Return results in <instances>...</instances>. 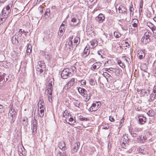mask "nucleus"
Here are the masks:
<instances>
[{"instance_id":"26","label":"nucleus","mask_w":156,"mask_h":156,"mask_svg":"<svg viewBox=\"0 0 156 156\" xmlns=\"http://www.w3.org/2000/svg\"><path fill=\"white\" fill-rule=\"evenodd\" d=\"M80 42V39L79 37H76L74 39L73 44H74L76 47L77 45L79 44Z\"/></svg>"},{"instance_id":"9","label":"nucleus","mask_w":156,"mask_h":156,"mask_svg":"<svg viewBox=\"0 0 156 156\" xmlns=\"http://www.w3.org/2000/svg\"><path fill=\"white\" fill-rule=\"evenodd\" d=\"M104 51H98V59L101 62H103L105 59V58L104 57L103 54Z\"/></svg>"},{"instance_id":"27","label":"nucleus","mask_w":156,"mask_h":156,"mask_svg":"<svg viewBox=\"0 0 156 156\" xmlns=\"http://www.w3.org/2000/svg\"><path fill=\"white\" fill-rule=\"evenodd\" d=\"M122 58L124 60V64L127 65H129V61L130 60L129 58L128 57H122Z\"/></svg>"},{"instance_id":"16","label":"nucleus","mask_w":156,"mask_h":156,"mask_svg":"<svg viewBox=\"0 0 156 156\" xmlns=\"http://www.w3.org/2000/svg\"><path fill=\"white\" fill-rule=\"evenodd\" d=\"M90 50L88 48H85L83 51V52L82 53V56L83 57L85 58L87 57L89 54Z\"/></svg>"},{"instance_id":"49","label":"nucleus","mask_w":156,"mask_h":156,"mask_svg":"<svg viewBox=\"0 0 156 156\" xmlns=\"http://www.w3.org/2000/svg\"><path fill=\"white\" fill-rule=\"evenodd\" d=\"M139 152L144 154L145 153V151L141 148H140L139 149Z\"/></svg>"},{"instance_id":"13","label":"nucleus","mask_w":156,"mask_h":156,"mask_svg":"<svg viewBox=\"0 0 156 156\" xmlns=\"http://www.w3.org/2000/svg\"><path fill=\"white\" fill-rule=\"evenodd\" d=\"M58 146L60 149V151H65L66 149L65 143L64 142H60L59 143Z\"/></svg>"},{"instance_id":"11","label":"nucleus","mask_w":156,"mask_h":156,"mask_svg":"<svg viewBox=\"0 0 156 156\" xmlns=\"http://www.w3.org/2000/svg\"><path fill=\"white\" fill-rule=\"evenodd\" d=\"M139 122L140 124H144L146 122V118L142 115L138 116Z\"/></svg>"},{"instance_id":"35","label":"nucleus","mask_w":156,"mask_h":156,"mask_svg":"<svg viewBox=\"0 0 156 156\" xmlns=\"http://www.w3.org/2000/svg\"><path fill=\"white\" fill-rule=\"evenodd\" d=\"M118 11L119 13H122L126 12V9L123 7H119L118 8Z\"/></svg>"},{"instance_id":"56","label":"nucleus","mask_w":156,"mask_h":156,"mask_svg":"<svg viewBox=\"0 0 156 156\" xmlns=\"http://www.w3.org/2000/svg\"><path fill=\"white\" fill-rule=\"evenodd\" d=\"M109 120L111 122H113L114 121V119L113 117L112 116H110L109 117Z\"/></svg>"},{"instance_id":"58","label":"nucleus","mask_w":156,"mask_h":156,"mask_svg":"<svg viewBox=\"0 0 156 156\" xmlns=\"http://www.w3.org/2000/svg\"><path fill=\"white\" fill-rule=\"evenodd\" d=\"M19 32L20 34L25 33V32L24 30H22V29H20L19 30Z\"/></svg>"},{"instance_id":"55","label":"nucleus","mask_w":156,"mask_h":156,"mask_svg":"<svg viewBox=\"0 0 156 156\" xmlns=\"http://www.w3.org/2000/svg\"><path fill=\"white\" fill-rule=\"evenodd\" d=\"M48 100L49 102L51 103L52 102V100L51 96H48Z\"/></svg>"},{"instance_id":"32","label":"nucleus","mask_w":156,"mask_h":156,"mask_svg":"<svg viewBox=\"0 0 156 156\" xmlns=\"http://www.w3.org/2000/svg\"><path fill=\"white\" fill-rule=\"evenodd\" d=\"M89 83L92 86H94L97 84L96 81L94 79H90L89 80Z\"/></svg>"},{"instance_id":"15","label":"nucleus","mask_w":156,"mask_h":156,"mask_svg":"<svg viewBox=\"0 0 156 156\" xmlns=\"http://www.w3.org/2000/svg\"><path fill=\"white\" fill-rule=\"evenodd\" d=\"M145 56L144 51L142 50H140L138 51V56L139 58L141 59L143 58Z\"/></svg>"},{"instance_id":"38","label":"nucleus","mask_w":156,"mask_h":156,"mask_svg":"<svg viewBox=\"0 0 156 156\" xmlns=\"http://www.w3.org/2000/svg\"><path fill=\"white\" fill-rule=\"evenodd\" d=\"M108 61L106 62L105 63L101 62V61L99 60V62H98V66H100L101 64H103V65L105 66H108L107 64L108 63Z\"/></svg>"},{"instance_id":"40","label":"nucleus","mask_w":156,"mask_h":156,"mask_svg":"<svg viewBox=\"0 0 156 156\" xmlns=\"http://www.w3.org/2000/svg\"><path fill=\"white\" fill-rule=\"evenodd\" d=\"M138 139L141 142H144L145 141V138L143 136H139Z\"/></svg>"},{"instance_id":"12","label":"nucleus","mask_w":156,"mask_h":156,"mask_svg":"<svg viewBox=\"0 0 156 156\" xmlns=\"http://www.w3.org/2000/svg\"><path fill=\"white\" fill-rule=\"evenodd\" d=\"M131 22L132 26L133 27L134 29H137L139 23L138 20L136 19H134L132 20Z\"/></svg>"},{"instance_id":"21","label":"nucleus","mask_w":156,"mask_h":156,"mask_svg":"<svg viewBox=\"0 0 156 156\" xmlns=\"http://www.w3.org/2000/svg\"><path fill=\"white\" fill-rule=\"evenodd\" d=\"M38 108L40 109H44V104L43 100H40L38 102Z\"/></svg>"},{"instance_id":"19","label":"nucleus","mask_w":156,"mask_h":156,"mask_svg":"<svg viewBox=\"0 0 156 156\" xmlns=\"http://www.w3.org/2000/svg\"><path fill=\"white\" fill-rule=\"evenodd\" d=\"M80 145L79 143H76L74 144V147L72 149L73 153L77 151Z\"/></svg>"},{"instance_id":"24","label":"nucleus","mask_w":156,"mask_h":156,"mask_svg":"<svg viewBox=\"0 0 156 156\" xmlns=\"http://www.w3.org/2000/svg\"><path fill=\"white\" fill-rule=\"evenodd\" d=\"M22 123L24 126H27L28 124V120L27 118V117H23V119Z\"/></svg>"},{"instance_id":"3","label":"nucleus","mask_w":156,"mask_h":156,"mask_svg":"<svg viewBox=\"0 0 156 156\" xmlns=\"http://www.w3.org/2000/svg\"><path fill=\"white\" fill-rule=\"evenodd\" d=\"M73 38V36H70L68 40L66 41L65 44L66 47L69 48L70 49H72L73 47L75 46L72 41Z\"/></svg>"},{"instance_id":"57","label":"nucleus","mask_w":156,"mask_h":156,"mask_svg":"<svg viewBox=\"0 0 156 156\" xmlns=\"http://www.w3.org/2000/svg\"><path fill=\"white\" fill-rule=\"evenodd\" d=\"M31 49L30 50H26V53L28 55H29L30 54L31 52Z\"/></svg>"},{"instance_id":"8","label":"nucleus","mask_w":156,"mask_h":156,"mask_svg":"<svg viewBox=\"0 0 156 156\" xmlns=\"http://www.w3.org/2000/svg\"><path fill=\"white\" fill-rule=\"evenodd\" d=\"M83 97L84 100L85 101H87L89 100L90 98V95L89 92L86 91L84 93H83L81 95Z\"/></svg>"},{"instance_id":"39","label":"nucleus","mask_w":156,"mask_h":156,"mask_svg":"<svg viewBox=\"0 0 156 156\" xmlns=\"http://www.w3.org/2000/svg\"><path fill=\"white\" fill-rule=\"evenodd\" d=\"M114 35L116 38H118L121 36V34L119 32L115 31L114 33Z\"/></svg>"},{"instance_id":"47","label":"nucleus","mask_w":156,"mask_h":156,"mask_svg":"<svg viewBox=\"0 0 156 156\" xmlns=\"http://www.w3.org/2000/svg\"><path fill=\"white\" fill-rule=\"evenodd\" d=\"M5 111V108L3 107V106L0 105V113H2Z\"/></svg>"},{"instance_id":"25","label":"nucleus","mask_w":156,"mask_h":156,"mask_svg":"<svg viewBox=\"0 0 156 156\" xmlns=\"http://www.w3.org/2000/svg\"><path fill=\"white\" fill-rule=\"evenodd\" d=\"M98 106L96 107V105L95 103H93L90 107L89 109L90 111H95L97 110Z\"/></svg>"},{"instance_id":"62","label":"nucleus","mask_w":156,"mask_h":156,"mask_svg":"<svg viewBox=\"0 0 156 156\" xmlns=\"http://www.w3.org/2000/svg\"><path fill=\"white\" fill-rule=\"evenodd\" d=\"M122 118L120 122V125H121V124H122V123L124 122V120Z\"/></svg>"},{"instance_id":"54","label":"nucleus","mask_w":156,"mask_h":156,"mask_svg":"<svg viewBox=\"0 0 156 156\" xmlns=\"http://www.w3.org/2000/svg\"><path fill=\"white\" fill-rule=\"evenodd\" d=\"M81 83L82 85H85L86 84V81L84 80H82L81 81Z\"/></svg>"},{"instance_id":"52","label":"nucleus","mask_w":156,"mask_h":156,"mask_svg":"<svg viewBox=\"0 0 156 156\" xmlns=\"http://www.w3.org/2000/svg\"><path fill=\"white\" fill-rule=\"evenodd\" d=\"M32 50V46L31 44H27V50Z\"/></svg>"},{"instance_id":"10","label":"nucleus","mask_w":156,"mask_h":156,"mask_svg":"<svg viewBox=\"0 0 156 156\" xmlns=\"http://www.w3.org/2000/svg\"><path fill=\"white\" fill-rule=\"evenodd\" d=\"M156 98V88H154L153 91L150 96V99L154 101Z\"/></svg>"},{"instance_id":"37","label":"nucleus","mask_w":156,"mask_h":156,"mask_svg":"<svg viewBox=\"0 0 156 156\" xmlns=\"http://www.w3.org/2000/svg\"><path fill=\"white\" fill-rule=\"evenodd\" d=\"M49 10H47L45 12L44 15V17H45L46 19L48 18L50 15Z\"/></svg>"},{"instance_id":"59","label":"nucleus","mask_w":156,"mask_h":156,"mask_svg":"<svg viewBox=\"0 0 156 156\" xmlns=\"http://www.w3.org/2000/svg\"><path fill=\"white\" fill-rule=\"evenodd\" d=\"M80 104L79 103H78V102H75L74 103V105L76 107H78L79 105H80Z\"/></svg>"},{"instance_id":"23","label":"nucleus","mask_w":156,"mask_h":156,"mask_svg":"<svg viewBox=\"0 0 156 156\" xmlns=\"http://www.w3.org/2000/svg\"><path fill=\"white\" fill-rule=\"evenodd\" d=\"M105 19V17L103 14L100 13L98 15V22H102Z\"/></svg>"},{"instance_id":"53","label":"nucleus","mask_w":156,"mask_h":156,"mask_svg":"<svg viewBox=\"0 0 156 156\" xmlns=\"http://www.w3.org/2000/svg\"><path fill=\"white\" fill-rule=\"evenodd\" d=\"M131 134L133 136V137H136V133H134L133 132H130Z\"/></svg>"},{"instance_id":"43","label":"nucleus","mask_w":156,"mask_h":156,"mask_svg":"<svg viewBox=\"0 0 156 156\" xmlns=\"http://www.w3.org/2000/svg\"><path fill=\"white\" fill-rule=\"evenodd\" d=\"M67 112H66V111L64 112L63 113V117L65 118L66 119H69V114L68 113V115H67Z\"/></svg>"},{"instance_id":"20","label":"nucleus","mask_w":156,"mask_h":156,"mask_svg":"<svg viewBox=\"0 0 156 156\" xmlns=\"http://www.w3.org/2000/svg\"><path fill=\"white\" fill-rule=\"evenodd\" d=\"M11 41L12 43L13 44H17L19 43L18 40V37H17L15 35L13 36L12 38Z\"/></svg>"},{"instance_id":"64","label":"nucleus","mask_w":156,"mask_h":156,"mask_svg":"<svg viewBox=\"0 0 156 156\" xmlns=\"http://www.w3.org/2000/svg\"><path fill=\"white\" fill-rule=\"evenodd\" d=\"M153 33H154V35L155 36H156V30H155L153 31Z\"/></svg>"},{"instance_id":"48","label":"nucleus","mask_w":156,"mask_h":156,"mask_svg":"<svg viewBox=\"0 0 156 156\" xmlns=\"http://www.w3.org/2000/svg\"><path fill=\"white\" fill-rule=\"evenodd\" d=\"M53 90V89H47L46 90V91H47V93L48 94L51 96L52 94V91Z\"/></svg>"},{"instance_id":"41","label":"nucleus","mask_w":156,"mask_h":156,"mask_svg":"<svg viewBox=\"0 0 156 156\" xmlns=\"http://www.w3.org/2000/svg\"><path fill=\"white\" fill-rule=\"evenodd\" d=\"M79 119L81 121H87L89 120V119L85 117H84L82 116H80L79 117Z\"/></svg>"},{"instance_id":"17","label":"nucleus","mask_w":156,"mask_h":156,"mask_svg":"<svg viewBox=\"0 0 156 156\" xmlns=\"http://www.w3.org/2000/svg\"><path fill=\"white\" fill-rule=\"evenodd\" d=\"M72 23H71V25L73 26H76L77 25L79 22V20L76 18H73L71 20Z\"/></svg>"},{"instance_id":"18","label":"nucleus","mask_w":156,"mask_h":156,"mask_svg":"<svg viewBox=\"0 0 156 156\" xmlns=\"http://www.w3.org/2000/svg\"><path fill=\"white\" fill-rule=\"evenodd\" d=\"M38 64L37 66V67L39 68L41 67L43 69H45L46 65L43 62L40 61L38 62Z\"/></svg>"},{"instance_id":"2","label":"nucleus","mask_w":156,"mask_h":156,"mask_svg":"<svg viewBox=\"0 0 156 156\" xmlns=\"http://www.w3.org/2000/svg\"><path fill=\"white\" fill-rule=\"evenodd\" d=\"M73 73L71 72L70 69L66 68L64 69L62 72L61 77L63 79H66L69 77L71 76Z\"/></svg>"},{"instance_id":"5","label":"nucleus","mask_w":156,"mask_h":156,"mask_svg":"<svg viewBox=\"0 0 156 156\" xmlns=\"http://www.w3.org/2000/svg\"><path fill=\"white\" fill-rule=\"evenodd\" d=\"M11 10L9 5H7L3 9L2 12L3 14H4L5 17L6 18L7 16L9 14Z\"/></svg>"},{"instance_id":"30","label":"nucleus","mask_w":156,"mask_h":156,"mask_svg":"<svg viewBox=\"0 0 156 156\" xmlns=\"http://www.w3.org/2000/svg\"><path fill=\"white\" fill-rule=\"evenodd\" d=\"M68 122H67L69 124L71 125H74V123H75V121L74 120L73 118L70 117L69 118Z\"/></svg>"},{"instance_id":"45","label":"nucleus","mask_w":156,"mask_h":156,"mask_svg":"<svg viewBox=\"0 0 156 156\" xmlns=\"http://www.w3.org/2000/svg\"><path fill=\"white\" fill-rule=\"evenodd\" d=\"M108 71L109 72V71H112L113 72H116L117 71V69H114L112 68H109L108 69Z\"/></svg>"},{"instance_id":"44","label":"nucleus","mask_w":156,"mask_h":156,"mask_svg":"<svg viewBox=\"0 0 156 156\" xmlns=\"http://www.w3.org/2000/svg\"><path fill=\"white\" fill-rule=\"evenodd\" d=\"M97 62H95L94 63L93 65H92V67L91 68V69L93 70H94V69H96L97 67Z\"/></svg>"},{"instance_id":"29","label":"nucleus","mask_w":156,"mask_h":156,"mask_svg":"<svg viewBox=\"0 0 156 156\" xmlns=\"http://www.w3.org/2000/svg\"><path fill=\"white\" fill-rule=\"evenodd\" d=\"M54 84V82L52 81L48 82L47 86V88L49 89H53V85Z\"/></svg>"},{"instance_id":"4","label":"nucleus","mask_w":156,"mask_h":156,"mask_svg":"<svg viewBox=\"0 0 156 156\" xmlns=\"http://www.w3.org/2000/svg\"><path fill=\"white\" fill-rule=\"evenodd\" d=\"M32 130L33 134L34 135L37 132V122L35 118L32 120Z\"/></svg>"},{"instance_id":"46","label":"nucleus","mask_w":156,"mask_h":156,"mask_svg":"<svg viewBox=\"0 0 156 156\" xmlns=\"http://www.w3.org/2000/svg\"><path fill=\"white\" fill-rule=\"evenodd\" d=\"M147 39L143 37L141 39V41H142L144 43L147 44L149 42H147Z\"/></svg>"},{"instance_id":"28","label":"nucleus","mask_w":156,"mask_h":156,"mask_svg":"<svg viewBox=\"0 0 156 156\" xmlns=\"http://www.w3.org/2000/svg\"><path fill=\"white\" fill-rule=\"evenodd\" d=\"M149 34H151V33H149V32H146L144 34V36L143 37H145L146 39H147V42H150L151 41V39L150 38V36Z\"/></svg>"},{"instance_id":"36","label":"nucleus","mask_w":156,"mask_h":156,"mask_svg":"<svg viewBox=\"0 0 156 156\" xmlns=\"http://www.w3.org/2000/svg\"><path fill=\"white\" fill-rule=\"evenodd\" d=\"M147 114L150 116H152L154 115V112L152 110L149 111L147 112Z\"/></svg>"},{"instance_id":"50","label":"nucleus","mask_w":156,"mask_h":156,"mask_svg":"<svg viewBox=\"0 0 156 156\" xmlns=\"http://www.w3.org/2000/svg\"><path fill=\"white\" fill-rule=\"evenodd\" d=\"M37 70V72H40V73H41L43 72L44 71L42 69H40V68L36 67Z\"/></svg>"},{"instance_id":"14","label":"nucleus","mask_w":156,"mask_h":156,"mask_svg":"<svg viewBox=\"0 0 156 156\" xmlns=\"http://www.w3.org/2000/svg\"><path fill=\"white\" fill-rule=\"evenodd\" d=\"M75 81V79L74 78H72L66 85L65 87H67V89L69 88L74 84Z\"/></svg>"},{"instance_id":"33","label":"nucleus","mask_w":156,"mask_h":156,"mask_svg":"<svg viewBox=\"0 0 156 156\" xmlns=\"http://www.w3.org/2000/svg\"><path fill=\"white\" fill-rule=\"evenodd\" d=\"M39 112H38V115L40 117H42L44 114V109H40Z\"/></svg>"},{"instance_id":"60","label":"nucleus","mask_w":156,"mask_h":156,"mask_svg":"<svg viewBox=\"0 0 156 156\" xmlns=\"http://www.w3.org/2000/svg\"><path fill=\"white\" fill-rule=\"evenodd\" d=\"M141 92L142 94L143 93H144V94H146L147 93V91H146V90L145 89H142L141 90Z\"/></svg>"},{"instance_id":"42","label":"nucleus","mask_w":156,"mask_h":156,"mask_svg":"<svg viewBox=\"0 0 156 156\" xmlns=\"http://www.w3.org/2000/svg\"><path fill=\"white\" fill-rule=\"evenodd\" d=\"M129 10L130 11V14H133V11L134 10V9L133 7V5L132 4H131L130 6H129Z\"/></svg>"},{"instance_id":"51","label":"nucleus","mask_w":156,"mask_h":156,"mask_svg":"<svg viewBox=\"0 0 156 156\" xmlns=\"http://www.w3.org/2000/svg\"><path fill=\"white\" fill-rule=\"evenodd\" d=\"M118 63L119 65L122 67V68H125V64H124L122 62H121V63H119V61L118 62Z\"/></svg>"},{"instance_id":"22","label":"nucleus","mask_w":156,"mask_h":156,"mask_svg":"<svg viewBox=\"0 0 156 156\" xmlns=\"http://www.w3.org/2000/svg\"><path fill=\"white\" fill-rule=\"evenodd\" d=\"M57 156H66L65 151H58L57 154Z\"/></svg>"},{"instance_id":"1","label":"nucleus","mask_w":156,"mask_h":156,"mask_svg":"<svg viewBox=\"0 0 156 156\" xmlns=\"http://www.w3.org/2000/svg\"><path fill=\"white\" fill-rule=\"evenodd\" d=\"M16 115V112L13 108L12 105L9 108L8 114L9 119L11 123L14 122L13 117H15Z\"/></svg>"},{"instance_id":"6","label":"nucleus","mask_w":156,"mask_h":156,"mask_svg":"<svg viewBox=\"0 0 156 156\" xmlns=\"http://www.w3.org/2000/svg\"><path fill=\"white\" fill-rule=\"evenodd\" d=\"M65 23V21H63L59 27V30L60 31V33H58L59 36H62L65 32V26L64 23Z\"/></svg>"},{"instance_id":"7","label":"nucleus","mask_w":156,"mask_h":156,"mask_svg":"<svg viewBox=\"0 0 156 156\" xmlns=\"http://www.w3.org/2000/svg\"><path fill=\"white\" fill-rule=\"evenodd\" d=\"M128 138L126 135H124L121 139V142L124 146H126L128 144Z\"/></svg>"},{"instance_id":"34","label":"nucleus","mask_w":156,"mask_h":156,"mask_svg":"<svg viewBox=\"0 0 156 156\" xmlns=\"http://www.w3.org/2000/svg\"><path fill=\"white\" fill-rule=\"evenodd\" d=\"M78 90V92L81 95L83 93H84L85 92H86V91H87L85 89L81 87H79Z\"/></svg>"},{"instance_id":"61","label":"nucleus","mask_w":156,"mask_h":156,"mask_svg":"<svg viewBox=\"0 0 156 156\" xmlns=\"http://www.w3.org/2000/svg\"><path fill=\"white\" fill-rule=\"evenodd\" d=\"M143 2H141L140 4V8H143Z\"/></svg>"},{"instance_id":"31","label":"nucleus","mask_w":156,"mask_h":156,"mask_svg":"<svg viewBox=\"0 0 156 156\" xmlns=\"http://www.w3.org/2000/svg\"><path fill=\"white\" fill-rule=\"evenodd\" d=\"M91 43L92 48H95L98 45V41L96 40L92 41Z\"/></svg>"},{"instance_id":"63","label":"nucleus","mask_w":156,"mask_h":156,"mask_svg":"<svg viewBox=\"0 0 156 156\" xmlns=\"http://www.w3.org/2000/svg\"><path fill=\"white\" fill-rule=\"evenodd\" d=\"M6 0H0V3H4Z\"/></svg>"}]
</instances>
